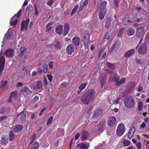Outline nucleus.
Segmentation results:
<instances>
[{"label": "nucleus", "mask_w": 149, "mask_h": 149, "mask_svg": "<svg viewBox=\"0 0 149 149\" xmlns=\"http://www.w3.org/2000/svg\"><path fill=\"white\" fill-rule=\"evenodd\" d=\"M95 89L92 88L89 89L82 96L81 101L84 104H87L94 98L95 95Z\"/></svg>", "instance_id": "nucleus-1"}, {"label": "nucleus", "mask_w": 149, "mask_h": 149, "mask_svg": "<svg viewBox=\"0 0 149 149\" xmlns=\"http://www.w3.org/2000/svg\"><path fill=\"white\" fill-rule=\"evenodd\" d=\"M123 102L125 106L128 108L133 107L135 104V101L132 96H127L124 99Z\"/></svg>", "instance_id": "nucleus-2"}, {"label": "nucleus", "mask_w": 149, "mask_h": 149, "mask_svg": "<svg viewBox=\"0 0 149 149\" xmlns=\"http://www.w3.org/2000/svg\"><path fill=\"white\" fill-rule=\"evenodd\" d=\"M137 47L138 52L139 54L144 55L146 54L147 50V45L146 43H141L138 47H136V48Z\"/></svg>", "instance_id": "nucleus-3"}, {"label": "nucleus", "mask_w": 149, "mask_h": 149, "mask_svg": "<svg viewBox=\"0 0 149 149\" xmlns=\"http://www.w3.org/2000/svg\"><path fill=\"white\" fill-rule=\"evenodd\" d=\"M29 83L35 90L41 89L42 87V83L40 81H36L35 80L33 79L30 81Z\"/></svg>", "instance_id": "nucleus-4"}, {"label": "nucleus", "mask_w": 149, "mask_h": 149, "mask_svg": "<svg viewBox=\"0 0 149 149\" xmlns=\"http://www.w3.org/2000/svg\"><path fill=\"white\" fill-rule=\"evenodd\" d=\"M91 34L89 31H86L84 35L83 40L85 48H88V47L89 40L90 38Z\"/></svg>", "instance_id": "nucleus-5"}, {"label": "nucleus", "mask_w": 149, "mask_h": 149, "mask_svg": "<svg viewBox=\"0 0 149 149\" xmlns=\"http://www.w3.org/2000/svg\"><path fill=\"white\" fill-rule=\"evenodd\" d=\"M125 131V126L122 124H120L118 126L117 130V135L118 136H121L123 134Z\"/></svg>", "instance_id": "nucleus-6"}, {"label": "nucleus", "mask_w": 149, "mask_h": 149, "mask_svg": "<svg viewBox=\"0 0 149 149\" xmlns=\"http://www.w3.org/2000/svg\"><path fill=\"white\" fill-rule=\"evenodd\" d=\"M121 42L120 41L117 40L114 42L113 45H112L111 48V52L114 51H116L120 48V46Z\"/></svg>", "instance_id": "nucleus-7"}, {"label": "nucleus", "mask_w": 149, "mask_h": 149, "mask_svg": "<svg viewBox=\"0 0 149 149\" xmlns=\"http://www.w3.org/2000/svg\"><path fill=\"white\" fill-rule=\"evenodd\" d=\"M105 121L104 120L100 122L97 127L98 131L100 132H102L105 128Z\"/></svg>", "instance_id": "nucleus-8"}, {"label": "nucleus", "mask_w": 149, "mask_h": 149, "mask_svg": "<svg viewBox=\"0 0 149 149\" xmlns=\"http://www.w3.org/2000/svg\"><path fill=\"white\" fill-rule=\"evenodd\" d=\"M144 27L142 26H139L137 29L136 35L141 36L143 37L145 33Z\"/></svg>", "instance_id": "nucleus-9"}, {"label": "nucleus", "mask_w": 149, "mask_h": 149, "mask_svg": "<svg viewBox=\"0 0 149 149\" xmlns=\"http://www.w3.org/2000/svg\"><path fill=\"white\" fill-rule=\"evenodd\" d=\"M116 122V119L113 116L109 117L107 120L108 125L110 126H113L115 124Z\"/></svg>", "instance_id": "nucleus-10"}, {"label": "nucleus", "mask_w": 149, "mask_h": 149, "mask_svg": "<svg viewBox=\"0 0 149 149\" xmlns=\"http://www.w3.org/2000/svg\"><path fill=\"white\" fill-rule=\"evenodd\" d=\"M14 53V50L9 48L4 53V55L7 57L12 58L13 56Z\"/></svg>", "instance_id": "nucleus-11"}, {"label": "nucleus", "mask_w": 149, "mask_h": 149, "mask_svg": "<svg viewBox=\"0 0 149 149\" xmlns=\"http://www.w3.org/2000/svg\"><path fill=\"white\" fill-rule=\"evenodd\" d=\"M30 21V19L28 18L27 19L26 21H23L22 22L21 24V30L22 31L24 29H25L27 30L28 28V24Z\"/></svg>", "instance_id": "nucleus-12"}, {"label": "nucleus", "mask_w": 149, "mask_h": 149, "mask_svg": "<svg viewBox=\"0 0 149 149\" xmlns=\"http://www.w3.org/2000/svg\"><path fill=\"white\" fill-rule=\"evenodd\" d=\"M75 48L72 44H69L67 47L66 52L69 54L71 55L74 52Z\"/></svg>", "instance_id": "nucleus-13"}, {"label": "nucleus", "mask_w": 149, "mask_h": 149, "mask_svg": "<svg viewBox=\"0 0 149 149\" xmlns=\"http://www.w3.org/2000/svg\"><path fill=\"white\" fill-rule=\"evenodd\" d=\"M89 146V144L81 142L77 145L76 148L78 149H88Z\"/></svg>", "instance_id": "nucleus-14"}, {"label": "nucleus", "mask_w": 149, "mask_h": 149, "mask_svg": "<svg viewBox=\"0 0 149 149\" xmlns=\"http://www.w3.org/2000/svg\"><path fill=\"white\" fill-rule=\"evenodd\" d=\"M136 131V128L135 127H132L128 133L127 138L128 139H131L134 135Z\"/></svg>", "instance_id": "nucleus-15"}, {"label": "nucleus", "mask_w": 149, "mask_h": 149, "mask_svg": "<svg viewBox=\"0 0 149 149\" xmlns=\"http://www.w3.org/2000/svg\"><path fill=\"white\" fill-rule=\"evenodd\" d=\"M107 77V76L106 74L104 73L100 77V80L101 85L102 88L103 86L106 82Z\"/></svg>", "instance_id": "nucleus-16"}, {"label": "nucleus", "mask_w": 149, "mask_h": 149, "mask_svg": "<svg viewBox=\"0 0 149 149\" xmlns=\"http://www.w3.org/2000/svg\"><path fill=\"white\" fill-rule=\"evenodd\" d=\"M135 53L134 49H131L128 51L125 54L124 56L126 58H128L133 56Z\"/></svg>", "instance_id": "nucleus-17"}, {"label": "nucleus", "mask_w": 149, "mask_h": 149, "mask_svg": "<svg viewBox=\"0 0 149 149\" xmlns=\"http://www.w3.org/2000/svg\"><path fill=\"white\" fill-rule=\"evenodd\" d=\"M23 129V126L21 125H17L13 127V131L14 132L20 131Z\"/></svg>", "instance_id": "nucleus-18"}, {"label": "nucleus", "mask_w": 149, "mask_h": 149, "mask_svg": "<svg viewBox=\"0 0 149 149\" xmlns=\"http://www.w3.org/2000/svg\"><path fill=\"white\" fill-rule=\"evenodd\" d=\"M81 141H84L89 136V133L86 130H84L81 133Z\"/></svg>", "instance_id": "nucleus-19"}, {"label": "nucleus", "mask_w": 149, "mask_h": 149, "mask_svg": "<svg viewBox=\"0 0 149 149\" xmlns=\"http://www.w3.org/2000/svg\"><path fill=\"white\" fill-rule=\"evenodd\" d=\"M17 116L20 117V119L22 122L25 121L26 120V115L24 111L21 112L20 113L17 115Z\"/></svg>", "instance_id": "nucleus-20"}, {"label": "nucleus", "mask_w": 149, "mask_h": 149, "mask_svg": "<svg viewBox=\"0 0 149 149\" xmlns=\"http://www.w3.org/2000/svg\"><path fill=\"white\" fill-rule=\"evenodd\" d=\"M7 117L6 116H3L0 118V122L2 123V126H5L7 124Z\"/></svg>", "instance_id": "nucleus-21"}, {"label": "nucleus", "mask_w": 149, "mask_h": 149, "mask_svg": "<svg viewBox=\"0 0 149 149\" xmlns=\"http://www.w3.org/2000/svg\"><path fill=\"white\" fill-rule=\"evenodd\" d=\"M72 42L75 46H78L79 45L80 42V39L77 36L74 37L72 39Z\"/></svg>", "instance_id": "nucleus-22"}, {"label": "nucleus", "mask_w": 149, "mask_h": 149, "mask_svg": "<svg viewBox=\"0 0 149 149\" xmlns=\"http://www.w3.org/2000/svg\"><path fill=\"white\" fill-rule=\"evenodd\" d=\"M126 32L128 36L133 35L135 33V30L134 29L130 27L128 28L126 30Z\"/></svg>", "instance_id": "nucleus-23"}, {"label": "nucleus", "mask_w": 149, "mask_h": 149, "mask_svg": "<svg viewBox=\"0 0 149 149\" xmlns=\"http://www.w3.org/2000/svg\"><path fill=\"white\" fill-rule=\"evenodd\" d=\"M30 73L29 71L27 69L26 67H24L22 68V71L21 72L22 74L21 75L22 77H26Z\"/></svg>", "instance_id": "nucleus-24"}, {"label": "nucleus", "mask_w": 149, "mask_h": 149, "mask_svg": "<svg viewBox=\"0 0 149 149\" xmlns=\"http://www.w3.org/2000/svg\"><path fill=\"white\" fill-rule=\"evenodd\" d=\"M107 12V10H99V16L101 20L103 19L104 17Z\"/></svg>", "instance_id": "nucleus-25"}, {"label": "nucleus", "mask_w": 149, "mask_h": 149, "mask_svg": "<svg viewBox=\"0 0 149 149\" xmlns=\"http://www.w3.org/2000/svg\"><path fill=\"white\" fill-rule=\"evenodd\" d=\"M107 5V3L106 1H104L102 2L99 6V10H107L105 9Z\"/></svg>", "instance_id": "nucleus-26"}, {"label": "nucleus", "mask_w": 149, "mask_h": 149, "mask_svg": "<svg viewBox=\"0 0 149 149\" xmlns=\"http://www.w3.org/2000/svg\"><path fill=\"white\" fill-rule=\"evenodd\" d=\"M21 91L23 93L29 95L32 92L30 91L27 86H25L24 87L21 89Z\"/></svg>", "instance_id": "nucleus-27"}, {"label": "nucleus", "mask_w": 149, "mask_h": 149, "mask_svg": "<svg viewBox=\"0 0 149 149\" xmlns=\"http://www.w3.org/2000/svg\"><path fill=\"white\" fill-rule=\"evenodd\" d=\"M63 30V26L62 25H59L56 27V32L59 35H61L62 34Z\"/></svg>", "instance_id": "nucleus-28"}, {"label": "nucleus", "mask_w": 149, "mask_h": 149, "mask_svg": "<svg viewBox=\"0 0 149 149\" xmlns=\"http://www.w3.org/2000/svg\"><path fill=\"white\" fill-rule=\"evenodd\" d=\"M69 28V25L68 24H65L64 25V31L63 33L64 36H66L68 33Z\"/></svg>", "instance_id": "nucleus-29"}, {"label": "nucleus", "mask_w": 149, "mask_h": 149, "mask_svg": "<svg viewBox=\"0 0 149 149\" xmlns=\"http://www.w3.org/2000/svg\"><path fill=\"white\" fill-rule=\"evenodd\" d=\"M102 110L101 109H98L96 110L95 111L94 114L93 115V118H95V117H97L101 114L102 113Z\"/></svg>", "instance_id": "nucleus-30"}, {"label": "nucleus", "mask_w": 149, "mask_h": 149, "mask_svg": "<svg viewBox=\"0 0 149 149\" xmlns=\"http://www.w3.org/2000/svg\"><path fill=\"white\" fill-rule=\"evenodd\" d=\"M122 143L124 147H126L129 146L131 143L130 141L126 139H124L122 141Z\"/></svg>", "instance_id": "nucleus-31"}, {"label": "nucleus", "mask_w": 149, "mask_h": 149, "mask_svg": "<svg viewBox=\"0 0 149 149\" xmlns=\"http://www.w3.org/2000/svg\"><path fill=\"white\" fill-rule=\"evenodd\" d=\"M14 18V17H13L11 19L10 21V24L11 25L15 26L17 24L18 20L17 19H16L14 20V21H13V19Z\"/></svg>", "instance_id": "nucleus-32"}, {"label": "nucleus", "mask_w": 149, "mask_h": 149, "mask_svg": "<svg viewBox=\"0 0 149 149\" xmlns=\"http://www.w3.org/2000/svg\"><path fill=\"white\" fill-rule=\"evenodd\" d=\"M8 139L2 137L1 140V144L3 145H5L8 143Z\"/></svg>", "instance_id": "nucleus-33"}, {"label": "nucleus", "mask_w": 149, "mask_h": 149, "mask_svg": "<svg viewBox=\"0 0 149 149\" xmlns=\"http://www.w3.org/2000/svg\"><path fill=\"white\" fill-rule=\"evenodd\" d=\"M13 32L7 33L5 35V38L8 40H9L13 37Z\"/></svg>", "instance_id": "nucleus-34"}, {"label": "nucleus", "mask_w": 149, "mask_h": 149, "mask_svg": "<svg viewBox=\"0 0 149 149\" xmlns=\"http://www.w3.org/2000/svg\"><path fill=\"white\" fill-rule=\"evenodd\" d=\"M20 53L19 54L20 56H22L27 51V49L24 47H21L20 49Z\"/></svg>", "instance_id": "nucleus-35"}, {"label": "nucleus", "mask_w": 149, "mask_h": 149, "mask_svg": "<svg viewBox=\"0 0 149 149\" xmlns=\"http://www.w3.org/2000/svg\"><path fill=\"white\" fill-rule=\"evenodd\" d=\"M143 37L141 36H138V35H136V36L135 38V40H136V42H137L138 41H139V43L137 45V47L139 45L140 43L141 42L143 39Z\"/></svg>", "instance_id": "nucleus-36"}, {"label": "nucleus", "mask_w": 149, "mask_h": 149, "mask_svg": "<svg viewBox=\"0 0 149 149\" xmlns=\"http://www.w3.org/2000/svg\"><path fill=\"white\" fill-rule=\"evenodd\" d=\"M120 2V0H114V6L113 8L115 9V10L117 9L119 7V4Z\"/></svg>", "instance_id": "nucleus-37"}, {"label": "nucleus", "mask_w": 149, "mask_h": 149, "mask_svg": "<svg viewBox=\"0 0 149 149\" xmlns=\"http://www.w3.org/2000/svg\"><path fill=\"white\" fill-rule=\"evenodd\" d=\"M125 30V28L124 27H121L119 30L117 34V36L119 37H121L123 34Z\"/></svg>", "instance_id": "nucleus-38"}, {"label": "nucleus", "mask_w": 149, "mask_h": 149, "mask_svg": "<svg viewBox=\"0 0 149 149\" xmlns=\"http://www.w3.org/2000/svg\"><path fill=\"white\" fill-rule=\"evenodd\" d=\"M111 22V19L110 17L108 18L106 20L105 26L106 28H108Z\"/></svg>", "instance_id": "nucleus-39"}, {"label": "nucleus", "mask_w": 149, "mask_h": 149, "mask_svg": "<svg viewBox=\"0 0 149 149\" xmlns=\"http://www.w3.org/2000/svg\"><path fill=\"white\" fill-rule=\"evenodd\" d=\"M9 140L10 141H12L14 140L15 138V134L13 132L11 131H10L9 135Z\"/></svg>", "instance_id": "nucleus-40"}, {"label": "nucleus", "mask_w": 149, "mask_h": 149, "mask_svg": "<svg viewBox=\"0 0 149 149\" xmlns=\"http://www.w3.org/2000/svg\"><path fill=\"white\" fill-rule=\"evenodd\" d=\"M36 138V134H33L31 136L29 140H30L29 144L31 145L32 144L34 140H35Z\"/></svg>", "instance_id": "nucleus-41"}, {"label": "nucleus", "mask_w": 149, "mask_h": 149, "mask_svg": "<svg viewBox=\"0 0 149 149\" xmlns=\"http://www.w3.org/2000/svg\"><path fill=\"white\" fill-rule=\"evenodd\" d=\"M55 47L57 49H60L61 48V43L59 41L56 42L54 45Z\"/></svg>", "instance_id": "nucleus-42"}, {"label": "nucleus", "mask_w": 149, "mask_h": 149, "mask_svg": "<svg viewBox=\"0 0 149 149\" xmlns=\"http://www.w3.org/2000/svg\"><path fill=\"white\" fill-rule=\"evenodd\" d=\"M142 16H140L139 18H136L134 21L136 22L139 23L140 22V21H143L144 18L143 16L144 15V14H142Z\"/></svg>", "instance_id": "nucleus-43"}, {"label": "nucleus", "mask_w": 149, "mask_h": 149, "mask_svg": "<svg viewBox=\"0 0 149 149\" xmlns=\"http://www.w3.org/2000/svg\"><path fill=\"white\" fill-rule=\"evenodd\" d=\"M143 104L142 102L140 101L138 104V110L139 111H141L143 109Z\"/></svg>", "instance_id": "nucleus-44"}, {"label": "nucleus", "mask_w": 149, "mask_h": 149, "mask_svg": "<svg viewBox=\"0 0 149 149\" xmlns=\"http://www.w3.org/2000/svg\"><path fill=\"white\" fill-rule=\"evenodd\" d=\"M40 146L39 143L38 142H36L32 145V147H33V149H38Z\"/></svg>", "instance_id": "nucleus-45"}, {"label": "nucleus", "mask_w": 149, "mask_h": 149, "mask_svg": "<svg viewBox=\"0 0 149 149\" xmlns=\"http://www.w3.org/2000/svg\"><path fill=\"white\" fill-rule=\"evenodd\" d=\"M17 92L16 91H14L11 93L10 96L13 99H15L17 97Z\"/></svg>", "instance_id": "nucleus-46"}, {"label": "nucleus", "mask_w": 149, "mask_h": 149, "mask_svg": "<svg viewBox=\"0 0 149 149\" xmlns=\"http://www.w3.org/2000/svg\"><path fill=\"white\" fill-rule=\"evenodd\" d=\"M53 24V22H49L47 25L46 26V28L47 29L46 30V31H48L50 30L52 28V27H49L51 26Z\"/></svg>", "instance_id": "nucleus-47"}, {"label": "nucleus", "mask_w": 149, "mask_h": 149, "mask_svg": "<svg viewBox=\"0 0 149 149\" xmlns=\"http://www.w3.org/2000/svg\"><path fill=\"white\" fill-rule=\"evenodd\" d=\"M5 58L4 57L1 56L0 57V65H4Z\"/></svg>", "instance_id": "nucleus-48"}, {"label": "nucleus", "mask_w": 149, "mask_h": 149, "mask_svg": "<svg viewBox=\"0 0 149 149\" xmlns=\"http://www.w3.org/2000/svg\"><path fill=\"white\" fill-rule=\"evenodd\" d=\"M79 6L78 5H75L72 9V12L71 14V15L72 16L76 12Z\"/></svg>", "instance_id": "nucleus-49"}, {"label": "nucleus", "mask_w": 149, "mask_h": 149, "mask_svg": "<svg viewBox=\"0 0 149 149\" xmlns=\"http://www.w3.org/2000/svg\"><path fill=\"white\" fill-rule=\"evenodd\" d=\"M125 81V78H122L121 79L119 82H118L117 84H116L117 86H119L122 84L124 83Z\"/></svg>", "instance_id": "nucleus-50"}, {"label": "nucleus", "mask_w": 149, "mask_h": 149, "mask_svg": "<svg viewBox=\"0 0 149 149\" xmlns=\"http://www.w3.org/2000/svg\"><path fill=\"white\" fill-rule=\"evenodd\" d=\"M87 84L85 83H83L81 84L79 86V89H81L82 90L84 89L86 86Z\"/></svg>", "instance_id": "nucleus-51"}, {"label": "nucleus", "mask_w": 149, "mask_h": 149, "mask_svg": "<svg viewBox=\"0 0 149 149\" xmlns=\"http://www.w3.org/2000/svg\"><path fill=\"white\" fill-rule=\"evenodd\" d=\"M53 119V118L52 116L50 117L48 119V120L47 121V125H48L50 124L52 121Z\"/></svg>", "instance_id": "nucleus-52"}, {"label": "nucleus", "mask_w": 149, "mask_h": 149, "mask_svg": "<svg viewBox=\"0 0 149 149\" xmlns=\"http://www.w3.org/2000/svg\"><path fill=\"white\" fill-rule=\"evenodd\" d=\"M104 38L107 40H109V35L108 32H107L105 33L104 35Z\"/></svg>", "instance_id": "nucleus-53"}, {"label": "nucleus", "mask_w": 149, "mask_h": 149, "mask_svg": "<svg viewBox=\"0 0 149 149\" xmlns=\"http://www.w3.org/2000/svg\"><path fill=\"white\" fill-rule=\"evenodd\" d=\"M7 81H2L1 82V84L0 87V88H3L5 85L7 84Z\"/></svg>", "instance_id": "nucleus-54"}, {"label": "nucleus", "mask_w": 149, "mask_h": 149, "mask_svg": "<svg viewBox=\"0 0 149 149\" xmlns=\"http://www.w3.org/2000/svg\"><path fill=\"white\" fill-rule=\"evenodd\" d=\"M141 143L140 142H138L136 145V146L137 149H141Z\"/></svg>", "instance_id": "nucleus-55"}, {"label": "nucleus", "mask_w": 149, "mask_h": 149, "mask_svg": "<svg viewBox=\"0 0 149 149\" xmlns=\"http://www.w3.org/2000/svg\"><path fill=\"white\" fill-rule=\"evenodd\" d=\"M39 97L37 95H36L33 99L32 100V102H35L38 100Z\"/></svg>", "instance_id": "nucleus-56"}, {"label": "nucleus", "mask_w": 149, "mask_h": 149, "mask_svg": "<svg viewBox=\"0 0 149 149\" xmlns=\"http://www.w3.org/2000/svg\"><path fill=\"white\" fill-rule=\"evenodd\" d=\"M43 71L44 73H46L47 72L48 66H43Z\"/></svg>", "instance_id": "nucleus-57"}, {"label": "nucleus", "mask_w": 149, "mask_h": 149, "mask_svg": "<svg viewBox=\"0 0 149 149\" xmlns=\"http://www.w3.org/2000/svg\"><path fill=\"white\" fill-rule=\"evenodd\" d=\"M53 3V0H50L49 1H48L47 3V5L49 6H51Z\"/></svg>", "instance_id": "nucleus-58"}, {"label": "nucleus", "mask_w": 149, "mask_h": 149, "mask_svg": "<svg viewBox=\"0 0 149 149\" xmlns=\"http://www.w3.org/2000/svg\"><path fill=\"white\" fill-rule=\"evenodd\" d=\"M145 39L147 41H149V32L147 33L146 34Z\"/></svg>", "instance_id": "nucleus-59"}, {"label": "nucleus", "mask_w": 149, "mask_h": 149, "mask_svg": "<svg viewBox=\"0 0 149 149\" xmlns=\"http://www.w3.org/2000/svg\"><path fill=\"white\" fill-rule=\"evenodd\" d=\"M21 10H19L18 12L17 13V14H15L14 15V16L13 17H14V18L15 17L16 15L17 16V17L18 18L20 16V14H21Z\"/></svg>", "instance_id": "nucleus-60"}, {"label": "nucleus", "mask_w": 149, "mask_h": 149, "mask_svg": "<svg viewBox=\"0 0 149 149\" xmlns=\"http://www.w3.org/2000/svg\"><path fill=\"white\" fill-rule=\"evenodd\" d=\"M48 79L50 82H51L52 79V77L51 75H48L47 76Z\"/></svg>", "instance_id": "nucleus-61"}, {"label": "nucleus", "mask_w": 149, "mask_h": 149, "mask_svg": "<svg viewBox=\"0 0 149 149\" xmlns=\"http://www.w3.org/2000/svg\"><path fill=\"white\" fill-rule=\"evenodd\" d=\"M23 84V83L21 82H18L16 84V87L17 88H18L19 86H21Z\"/></svg>", "instance_id": "nucleus-62"}, {"label": "nucleus", "mask_w": 149, "mask_h": 149, "mask_svg": "<svg viewBox=\"0 0 149 149\" xmlns=\"http://www.w3.org/2000/svg\"><path fill=\"white\" fill-rule=\"evenodd\" d=\"M146 124L144 122H143L140 125V127L142 128H144L146 127Z\"/></svg>", "instance_id": "nucleus-63"}, {"label": "nucleus", "mask_w": 149, "mask_h": 149, "mask_svg": "<svg viewBox=\"0 0 149 149\" xmlns=\"http://www.w3.org/2000/svg\"><path fill=\"white\" fill-rule=\"evenodd\" d=\"M103 52H104L103 50L102 49L101 50H100V51L98 55V57H100V56H101V55H102V54L103 53Z\"/></svg>", "instance_id": "nucleus-64"}]
</instances>
